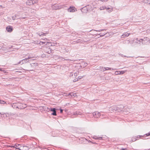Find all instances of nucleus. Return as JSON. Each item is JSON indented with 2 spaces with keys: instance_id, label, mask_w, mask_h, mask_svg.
<instances>
[{
  "instance_id": "obj_25",
  "label": "nucleus",
  "mask_w": 150,
  "mask_h": 150,
  "mask_svg": "<svg viewBox=\"0 0 150 150\" xmlns=\"http://www.w3.org/2000/svg\"><path fill=\"white\" fill-rule=\"evenodd\" d=\"M105 71L108 70H114V69L112 68L105 67Z\"/></svg>"
},
{
  "instance_id": "obj_50",
  "label": "nucleus",
  "mask_w": 150,
  "mask_h": 150,
  "mask_svg": "<svg viewBox=\"0 0 150 150\" xmlns=\"http://www.w3.org/2000/svg\"><path fill=\"white\" fill-rule=\"evenodd\" d=\"M84 65L86 66L87 65V63H85V64H84Z\"/></svg>"
},
{
  "instance_id": "obj_17",
  "label": "nucleus",
  "mask_w": 150,
  "mask_h": 150,
  "mask_svg": "<svg viewBox=\"0 0 150 150\" xmlns=\"http://www.w3.org/2000/svg\"><path fill=\"white\" fill-rule=\"evenodd\" d=\"M47 33H44L42 32L40 33H37V34L39 35L40 36H41L42 35L45 36L46 35V34H47Z\"/></svg>"
},
{
  "instance_id": "obj_20",
  "label": "nucleus",
  "mask_w": 150,
  "mask_h": 150,
  "mask_svg": "<svg viewBox=\"0 0 150 150\" xmlns=\"http://www.w3.org/2000/svg\"><path fill=\"white\" fill-rule=\"evenodd\" d=\"M143 1L144 3L150 4V0H143Z\"/></svg>"
},
{
  "instance_id": "obj_6",
  "label": "nucleus",
  "mask_w": 150,
  "mask_h": 150,
  "mask_svg": "<svg viewBox=\"0 0 150 150\" xmlns=\"http://www.w3.org/2000/svg\"><path fill=\"white\" fill-rule=\"evenodd\" d=\"M93 116L96 118H98L100 115V113L98 112H95L93 113Z\"/></svg>"
},
{
  "instance_id": "obj_33",
  "label": "nucleus",
  "mask_w": 150,
  "mask_h": 150,
  "mask_svg": "<svg viewBox=\"0 0 150 150\" xmlns=\"http://www.w3.org/2000/svg\"><path fill=\"white\" fill-rule=\"evenodd\" d=\"M115 74L116 75L119 74V71H116L115 72Z\"/></svg>"
},
{
  "instance_id": "obj_28",
  "label": "nucleus",
  "mask_w": 150,
  "mask_h": 150,
  "mask_svg": "<svg viewBox=\"0 0 150 150\" xmlns=\"http://www.w3.org/2000/svg\"><path fill=\"white\" fill-rule=\"evenodd\" d=\"M19 146H20V145L19 144H15L14 145V146H15V148H16V149H17V148H19V147H18Z\"/></svg>"
},
{
  "instance_id": "obj_3",
  "label": "nucleus",
  "mask_w": 150,
  "mask_h": 150,
  "mask_svg": "<svg viewBox=\"0 0 150 150\" xmlns=\"http://www.w3.org/2000/svg\"><path fill=\"white\" fill-rule=\"evenodd\" d=\"M78 73L79 71L77 70H74L71 73L70 76L74 78L77 76Z\"/></svg>"
},
{
  "instance_id": "obj_39",
  "label": "nucleus",
  "mask_w": 150,
  "mask_h": 150,
  "mask_svg": "<svg viewBox=\"0 0 150 150\" xmlns=\"http://www.w3.org/2000/svg\"><path fill=\"white\" fill-rule=\"evenodd\" d=\"M62 112H63V110L62 109H61L60 110V112L61 113H62Z\"/></svg>"
},
{
  "instance_id": "obj_26",
  "label": "nucleus",
  "mask_w": 150,
  "mask_h": 150,
  "mask_svg": "<svg viewBox=\"0 0 150 150\" xmlns=\"http://www.w3.org/2000/svg\"><path fill=\"white\" fill-rule=\"evenodd\" d=\"M16 18L17 16L16 15H15L14 16H12V18L13 20H14L16 19Z\"/></svg>"
},
{
  "instance_id": "obj_4",
  "label": "nucleus",
  "mask_w": 150,
  "mask_h": 150,
  "mask_svg": "<svg viewBox=\"0 0 150 150\" xmlns=\"http://www.w3.org/2000/svg\"><path fill=\"white\" fill-rule=\"evenodd\" d=\"M37 2V1L36 0H28L26 2V4L27 5L30 6L33 5Z\"/></svg>"
},
{
  "instance_id": "obj_45",
  "label": "nucleus",
  "mask_w": 150,
  "mask_h": 150,
  "mask_svg": "<svg viewBox=\"0 0 150 150\" xmlns=\"http://www.w3.org/2000/svg\"><path fill=\"white\" fill-rule=\"evenodd\" d=\"M3 13L2 12H0V15L1 16L3 14Z\"/></svg>"
},
{
  "instance_id": "obj_27",
  "label": "nucleus",
  "mask_w": 150,
  "mask_h": 150,
  "mask_svg": "<svg viewBox=\"0 0 150 150\" xmlns=\"http://www.w3.org/2000/svg\"><path fill=\"white\" fill-rule=\"evenodd\" d=\"M100 69H101L102 70H103V71H105V67H100Z\"/></svg>"
},
{
  "instance_id": "obj_51",
  "label": "nucleus",
  "mask_w": 150,
  "mask_h": 150,
  "mask_svg": "<svg viewBox=\"0 0 150 150\" xmlns=\"http://www.w3.org/2000/svg\"><path fill=\"white\" fill-rule=\"evenodd\" d=\"M27 149V150L28 149V147H27V148H24V149Z\"/></svg>"
},
{
  "instance_id": "obj_38",
  "label": "nucleus",
  "mask_w": 150,
  "mask_h": 150,
  "mask_svg": "<svg viewBox=\"0 0 150 150\" xmlns=\"http://www.w3.org/2000/svg\"><path fill=\"white\" fill-rule=\"evenodd\" d=\"M10 147H11V148H15V146H9Z\"/></svg>"
},
{
  "instance_id": "obj_32",
  "label": "nucleus",
  "mask_w": 150,
  "mask_h": 150,
  "mask_svg": "<svg viewBox=\"0 0 150 150\" xmlns=\"http://www.w3.org/2000/svg\"><path fill=\"white\" fill-rule=\"evenodd\" d=\"M80 115L81 114H80L79 112H76L74 113V115Z\"/></svg>"
},
{
  "instance_id": "obj_44",
  "label": "nucleus",
  "mask_w": 150,
  "mask_h": 150,
  "mask_svg": "<svg viewBox=\"0 0 150 150\" xmlns=\"http://www.w3.org/2000/svg\"><path fill=\"white\" fill-rule=\"evenodd\" d=\"M126 149H127L126 148H125V149L122 148V149H121V150H126Z\"/></svg>"
},
{
  "instance_id": "obj_40",
  "label": "nucleus",
  "mask_w": 150,
  "mask_h": 150,
  "mask_svg": "<svg viewBox=\"0 0 150 150\" xmlns=\"http://www.w3.org/2000/svg\"><path fill=\"white\" fill-rule=\"evenodd\" d=\"M150 135V133H147V134H146V135L147 136H149V135Z\"/></svg>"
},
{
  "instance_id": "obj_14",
  "label": "nucleus",
  "mask_w": 150,
  "mask_h": 150,
  "mask_svg": "<svg viewBox=\"0 0 150 150\" xmlns=\"http://www.w3.org/2000/svg\"><path fill=\"white\" fill-rule=\"evenodd\" d=\"M68 11L74 12L75 11V8L74 7H70L68 10Z\"/></svg>"
},
{
  "instance_id": "obj_22",
  "label": "nucleus",
  "mask_w": 150,
  "mask_h": 150,
  "mask_svg": "<svg viewBox=\"0 0 150 150\" xmlns=\"http://www.w3.org/2000/svg\"><path fill=\"white\" fill-rule=\"evenodd\" d=\"M107 8L105 6L100 7V10H102L105 9H106Z\"/></svg>"
},
{
  "instance_id": "obj_49",
  "label": "nucleus",
  "mask_w": 150,
  "mask_h": 150,
  "mask_svg": "<svg viewBox=\"0 0 150 150\" xmlns=\"http://www.w3.org/2000/svg\"><path fill=\"white\" fill-rule=\"evenodd\" d=\"M40 43H42V44H43L45 43V42H40Z\"/></svg>"
},
{
  "instance_id": "obj_30",
  "label": "nucleus",
  "mask_w": 150,
  "mask_h": 150,
  "mask_svg": "<svg viewBox=\"0 0 150 150\" xmlns=\"http://www.w3.org/2000/svg\"><path fill=\"white\" fill-rule=\"evenodd\" d=\"M64 95L65 96H67L70 95V93H66L64 94Z\"/></svg>"
},
{
  "instance_id": "obj_7",
  "label": "nucleus",
  "mask_w": 150,
  "mask_h": 150,
  "mask_svg": "<svg viewBox=\"0 0 150 150\" xmlns=\"http://www.w3.org/2000/svg\"><path fill=\"white\" fill-rule=\"evenodd\" d=\"M45 52L48 54H50L52 53V51L50 47H47L45 50Z\"/></svg>"
},
{
  "instance_id": "obj_5",
  "label": "nucleus",
  "mask_w": 150,
  "mask_h": 150,
  "mask_svg": "<svg viewBox=\"0 0 150 150\" xmlns=\"http://www.w3.org/2000/svg\"><path fill=\"white\" fill-rule=\"evenodd\" d=\"M47 109L46 110V111H49L50 110L52 111H53V112L52 114V115H56L57 114L56 113V109L54 108H51L50 109L48 108H47Z\"/></svg>"
},
{
  "instance_id": "obj_10",
  "label": "nucleus",
  "mask_w": 150,
  "mask_h": 150,
  "mask_svg": "<svg viewBox=\"0 0 150 150\" xmlns=\"http://www.w3.org/2000/svg\"><path fill=\"white\" fill-rule=\"evenodd\" d=\"M130 34V33H128L127 32L124 33L121 36V38H123L125 37H126L129 36Z\"/></svg>"
},
{
  "instance_id": "obj_41",
  "label": "nucleus",
  "mask_w": 150,
  "mask_h": 150,
  "mask_svg": "<svg viewBox=\"0 0 150 150\" xmlns=\"http://www.w3.org/2000/svg\"><path fill=\"white\" fill-rule=\"evenodd\" d=\"M98 139H101L103 137H98Z\"/></svg>"
},
{
  "instance_id": "obj_31",
  "label": "nucleus",
  "mask_w": 150,
  "mask_h": 150,
  "mask_svg": "<svg viewBox=\"0 0 150 150\" xmlns=\"http://www.w3.org/2000/svg\"><path fill=\"white\" fill-rule=\"evenodd\" d=\"M106 30V29H100V30H96L95 31H96L97 32H100L102 31H104V30Z\"/></svg>"
},
{
  "instance_id": "obj_24",
  "label": "nucleus",
  "mask_w": 150,
  "mask_h": 150,
  "mask_svg": "<svg viewBox=\"0 0 150 150\" xmlns=\"http://www.w3.org/2000/svg\"><path fill=\"white\" fill-rule=\"evenodd\" d=\"M52 8L54 10H57L58 9V7L57 6H52Z\"/></svg>"
},
{
  "instance_id": "obj_29",
  "label": "nucleus",
  "mask_w": 150,
  "mask_h": 150,
  "mask_svg": "<svg viewBox=\"0 0 150 150\" xmlns=\"http://www.w3.org/2000/svg\"><path fill=\"white\" fill-rule=\"evenodd\" d=\"M6 103L4 101L0 100V104H6Z\"/></svg>"
},
{
  "instance_id": "obj_23",
  "label": "nucleus",
  "mask_w": 150,
  "mask_h": 150,
  "mask_svg": "<svg viewBox=\"0 0 150 150\" xmlns=\"http://www.w3.org/2000/svg\"><path fill=\"white\" fill-rule=\"evenodd\" d=\"M126 71V70L124 71H119V74H122L125 73Z\"/></svg>"
},
{
  "instance_id": "obj_47",
  "label": "nucleus",
  "mask_w": 150,
  "mask_h": 150,
  "mask_svg": "<svg viewBox=\"0 0 150 150\" xmlns=\"http://www.w3.org/2000/svg\"><path fill=\"white\" fill-rule=\"evenodd\" d=\"M0 71H3V70L2 69L0 68Z\"/></svg>"
},
{
  "instance_id": "obj_21",
  "label": "nucleus",
  "mask_w": 150,
  "mask_h": 150,
  "mask_svg": "<svg viewBox=\"0 0 150 150\" xmlns=\"http://www.w3.org/2000/svg\"><path fill=\"white\" fill-rule=\"evenodd\" d=\"M130 43V41L129 40H125L124 41V43L126 44H129Z\"/></svg>"
},
{
  "instance_id": "obj_52",
  "label": "nucleus",
  "mask_w": 150,
  "mask_h": 150,
  "mask_svg": "<svg viewBox=\"0 0 150 150\" xmlns=\"http://www.w3.org/2000/svg\"><path fill=\"white\" fill-rule=\"evenodd\" d=\"M29 9L31 11L32 10V9H31V8H29Z\"/></svg>"
},
{
  "instance_id": "obj_18",
  "label": "nucleus",
  "mask_w": 150,
  "mask_h": 150,
  "mask_svg": "<svg viewBox=\"0 0 150 150\" xmlns=\"http://www.w3.org/2000/svg\"><path fill=\"white\" fill-rule=\"evenodd\" d=\"M106 9L107 11H108V12H110L112 11L113 8L112 7H111L110 8H107Z\"/></svg>"
},
{
  "instance_id": "obj_16",
  "label": "nucleus",
  "mask_w": 150,
  "mask_h": 150,
  "mask_svg": "<svg viewBox=\"0 0 150 150\" xmlns=\"http://www.w3.org/2000/svg\"><path fill=\"white\" fill-rule=\"evenodd\" d=\"M136 41L137 43H138L139 44H141L142 43V39H141L140 40H139L138 38H136Z\"/></svg>"
},
{
  "instance_id": "obj_15",
  "label": "nucleus",
  "mask_w": 150,
  "mask_h": 150,
  "mask_svg": "<svg viewBox=\"0 0 150 150\" xmlns=\"http://www.w3.org/2000/svg\"><path fill=\"white\" fill-rule=\"evenodd\" d=\"M31 66L33 68H35L38 65V64L37 63H34L30 64Z\"/></svg>"
},
{
  "instance_id": "obj_53",
  "label": "nucleus",
  "mask_w": 150,
  "mask_h": 150,
  "mask_svg": "<svg viewBox=\"0 0 150 150\" xmlns=\"http://www.w3.org/2000/svg\"><path fill=\"white\" fill-rule=\"evenodd\" d=\"M88 142H91V141H89Z\"/></svg>"
},
{
  "instance_id": "obj_1",
  "label": "nucleus",
  "mask_w": 150,
  "mask_h": 150,
  "mask_svg": "<svg viewBox=\"0 0 150 150\" xmlns=\"http://www.w3.org/2000/svg\"><path fill=\"white\" fill-rule=\"evenodd\" d=\"M12 106L14 108L16 107V108L20 109H23L26 107V105L25 104L20 103H14Z\"/></svg>"
},
{
  "instance_id": "obj_36",
  "label": "nucleus",
  "mask_w": 150,
  "mask_h": 150,
  "mask_svg": "<svg viewBox=\"0 0 150 150\" xmlns=\"http://www.w3.org/2000/svg\"><path fill=\"white\" fill-rule=\"evenodd\" d=\"M137 140V139L135 138H133L132 139V140L133 142H134V141H136Z\"/></svg>"
},
{
  "instance_id": "obj_12",
  "label": "nucleus",
  "mask_w": 150,
  "mask_h": 150,
  "mask_svg": "<svg viewBox=\"0 0 150 150\" xmlns=\"http://www.w3.org/2000/svg\"><path fill=\"white\" fill-rule=\"evenodd\" d=\"M24 148H27V146H21L20 145L19 148H17V149L19 150H27V149H24Z\"/></svg>"
},
{
  "instance_id": "obj_35",
  "label": "nucleus",
  "mask_w": 150,
  "mask_h": 150,
  "mask_svg": "<svg viewBox=\"0 0 150 150\" xmlns=\"http://www.w3.org/2000/svg\"><path fill=\"white\" fill-rule=\"evenodd\" d=\"M105 35H106V36H109L110 35L109 34V33H106L105 34Z\"/></svg>"
},
{
  "instance_id": "obj_2",
  "label": "nucleus",
  "mask_w": 150,
  "mask_h": 150,
  "mask_svg": "<svg viewBox=\"0 0 150 150\" xmlns=\"http://www.w3.org/2000/svg\"><path fill=\"white\" fill-rule=\"evenodd\" d=\"M124 108V106L122 105H120L118 106L117 107H111L110 108V110L113 109V110H115V111L120 112L122 111Z\"/></svg>"
},
{
  "instance_id": "obj_19",
  "label": "nucleus",
  "mask_w": 150,
  "mask_h": 150,
  "mask_svg": "<svg viewBox=\"0 0 150 150\" xmlns=\"http://www.w3.org/2000/svg\"><path fill=\"white\" fill-rule=\"evenodd\" d=\"M70 95L71 97H77V94L76 93H70Z\"/></svg>"
},
{
  "instance_id": "obj_8",
  "label": "nucleus",
  "mask_w": 150,
  "mask_h": 150,
  "mask_svg": "<svg viewBox=\"0 0 150 150\" xmlns=\"http://www.w3.org/2000/svg\"><path fill=\"white\" fill-rule=\"evenodd\" d=\"M148 41V39L146 38H144L143 39H142V44L143 45H145L146 44L147 42Z\"/></svg>"
},
{
  "instance_id": "obj_34",
  "label": "nucleus",
  "mask_w": 150,
  "mask_h": 150,
  "mask_svg": "<svg viewBox=\"0 0 150 150\" xmlns=\"http://www.w3.org/2000/svg\"><path fill=\"white\" fill-rule=\"evenodd\" d=\"M62 60H67L68 61H70L71 60L69 59H65L63 58H62Z\"/></svg>"
},
{
  "instance_id": "obj_55",
  "label": "nucleus",
  "mask_w": 150,
  "mask_h": 150,
  "mask_svg": "<svg viewBox=\"0 0 150 150\" xmlns=\"http://www.w3.org/2000/svg\"><path fill=\"white\" fill-rule=\"evenodd\" d=\"M45 39L47 40V38H45Z\"/></svg>"
},
{
  "instance_id": "obj_46",
  "label": "nucleus",
  "mask_w": 150,
  "mask_h": 150,
  "mask_svg": "<svg viewBox=\"0 0 150 150\" xmlns=\"http://www.w3.org/2000/svg\"><path fill=\"white\" fill-rule=\"evenodd\" d=\"M31 58V57H30L29 56V57H28V58H27V59H28V60L29 59H30Z\"/></svg>"
},
{
  "instance_id": "obj_37",
  "label": "nucleus",
  "mask_w": 150,
  "mask_h": 150,
  "mask_svg": "<svg viewBox=\"0 0 150 150\" xmlns=\"http://www.w3.org/2000/svg\"><path fill=\"white\" fill-rule=\"evenodd\" d=\"M93 138L94 139H98V137H93Z\"/></svg>"
},
{
  "instance_id": "obj_9",
  "label": "nucleus",
  "mask_w": 150,
  "mask_h": 150,
  "mask_svg": "<svg viewBox=\"0 0 150 150\" xmlns=\"http://www.w3.org/2000/svg\"><path fill=\"white\" fill-rule=\"evenodd\" d=\"M13 29L12 27L10 26H8L6 28V30L9 32H11L13 30Z\"/></svg>"
},
{
  "instance_id": "obj_13",
  "label": "nucleus",
  "mask_w": 150,
  "mask_h": 150,
  "mask_svg": "<svg viewBox=\"0 0 150 150\" xmlns=\"http://www.w3.org/2000/svg\"><path fill=\"white\" fill-rule=\"evenodd\" d=\"M28 59L26 58L22 60L20 62L18 63L19 64H22L24 63H26L27 62H28Z\"/></svg>"
},
{
  "instance_id": "obj_54",
  "label": "nucleus",
  "mask_w": 150,
  "mask_h": 150,
  "mask_svg": "<svg viewBox=\"0 0 150 150\" xmlns=\"http://www.w3.org/2000/svg\"><path fill=\"white\" fill-rule=\"evenodd\" d=\"M23 19H24V18H24V17H23Z\"/></svg>"
},
{
  "instance_id": "obj_11",
  "label": "nucleus",
  "mask_w": 150,
  "mask_h": 150,
  "mask_svg": "<svg viewBox=\"0 0 150 150\" xmlns=\"http://www.w3.org/2000/svg\"><path fill=\"white\" fill-rule=\"evenodd\" d=\"M90 6L89 5H88L87 8V7H84L81 10V11H83V10H86L87 11H88L89 10H92V9L91 8V7H90Z\"/></svg>"
},
{
  "instance_id": "obj_48",
  "label": "nucleus",
  "mask_w": 150,
  "mask_h": 150,
  "mask_svg": "<svg viewBox=\"0 0 150 150\" xmlns=\"http://www.w3.org/2000/svg\"><path fill=\"white\" fill-rule=\"evenodd\" d=\"M121 56H122V57H126V56H124L123 55V54H121Z\"/></svg>"
},
{
  "instance_id": "obj_43",
  "label": "nucleus",
  "mask_w": 150,
  "mask_h": 150,
  "mask_svg": "<svg viewBox=\"0 0 150 150\" xmlns=\"http://www.w3.org/2000/svg\"><path fill=\"white\" fill-rule=\"evenodd\" d=\"M105 35V34H104V35H100V37H102L103 36Z\"/></svg>"
},
{
  "instance_id": "obj_42",
  "label": "nucleus",
  "mask_w": 150,
  "mask_h": 150,
  "mask_svg": "<svg viewBox=\"0 0 150 150\" xmlns=\"http://www.w3.org/2000/svg\"><path fill=\"white\" fill-rule=\"evenodd\" d=\"M4 8V7H3L2 6H0V9L1 8Z\"/></svg>"
}]
</instances>
